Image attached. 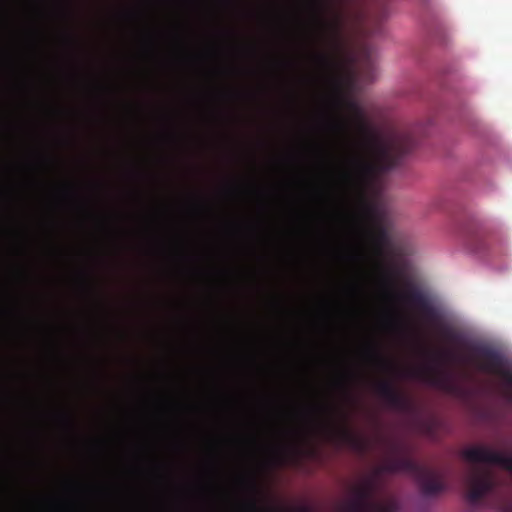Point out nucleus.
Instances as JSON below:
<instances>
[{
    "mask_svg": "<svg viewBox=\"0 0 512 512\" xmlns=\"http://www.w3.org/2000/svg\"><path fill=\"white\" fill-rule=\"evenodd\" d=\"M463 459L472 463H488L512 472V456L493 451L484 446H471L461 453Z\"/></svg>",
    "mask_w": 512,
    "mask_h": 512,
    "instance_id": "nucleus-8",
    "label": "nucleus"
},
{
    "mask_svg": "<svg viewBox=\"0 0 512 512\" xmlns=\"http://www.w3.org/2000/svg\"><path fill=\"white\" fill-rule=\"evenodd\" d=\"M64 418H65V420H66L67 422H70V421H71V417H70L69 415H65V417H64Z\"/></svg>",
    "mask_w": 512,
    "mask_h": 512,
    "instance_id": "nucleus-18",
    "label": "nucleus"
},
{
    "mask_svg": "<svg viewBox=\"0 0 512 512\" xmlns=\"http://www.w3.org/2000/svg\"><path fill=\"white\" fill-rule=\"evenodd\" d=\"M502 512H512V509H510V508H506V509H504Z\"/></svg>",
    "mask_w": 512,
    "mask_h": 512,
    "instance_id": "nucleus-19",
    "label": "nucleus"
},
{
    "mask_svg": "<svg viewBox=\"0 0 512 512\" xmlns=\"http://www.w3.org/2000/svg\"><path fill=\"white\" fill-rule=\"evenodd\" d=\"M472 351L475 367L479 371L500 377L505 383L508 398L512 401V370L508 368L505 355L488 344H476Z\"/></svg>",
    "mask_w": 512,
    "mask_h": 512,
    "instance_id": "nucleus-3",
    "label": "nucleus"
},
{
    "mask_svg": "<svg viewBox=\"0 0 512 512\" xmlns=\"http://www.w3.org/2000/svg\"><path fill=\"white\" fill-rule=\"evenodd\" d=\"M441 334L448 341H451V342L458 341V334L453 329H451L449 327H443L441 329Z\"/></svg>",
    "mask_w": 512,
    "mask_h": 512,
    "instance_id": "nucleus-15",
    "label": "nucleus"
},
{
    "mask_svg": "<svg viewBox=\"0 0 512 512\" xmlns=\"http://www.w3.org/2000/svg\"><path fill=\"white\" fill-rule=\"evenodd\" d=\"M246 507H247L250 511H253V512L257 511V509H258V508H257L256 503H255V502H253V501L249 502V503L246 505Z\"/></svg>",
    "mask_w": 512,
    "mask_h": 512,
    "instance_id": "nucleus-16",
    "label": "nucleus"
},
{
    "mask_svg": "<svg viewBox=\"0 0 512 512\" xmlns=\"http://www.w3.org/2000/svg\"><path fill=\"white\" fill-rule=\"evenodd\" d=\"M380 470L388 473L408 472L413 474L418 481L422 494L426 497L437 496L447 489L443 474L417 463L408 456L388 458L380 467Z\"/></svg>",
    "mask_w": 512,
    "mask_h": 512,
    "instance_id": "nucleus-2",
    "label": "nucleus"
},
{
    "mask_svg": "<svg viewBox=\"0 0 512 512\" xmlns=\"http://www.w3.org/2000/svg\"><path fill=\"white\" fill-rule=\"evenodd\" d=\"M349 113V118H340L336 128L349 134L352 128L365 141H355V153L350 158L353 184L362 199L373 189L382 175L399 165L402 158L417 145V139L410 131L399 132L388 141L373 137L362 107L352 99L340 102Z\"/></svg>",
    "mask_w": 512,
    "mask_h": 512,
    "instance_id": "nucleus-1",
    "label": "nucleus"
},
{
    "mask_svg": "<svg viewBox=\"0 0 512 512\" xmlns=\"http://www.w3.org/2000/svg\"><path fill=\"white\" fill-rule=\"evenodd\" d=\"M347 510L349 512H372L369 507L363 504L361 501L353 497L347 504Z\"/></svg>",
    "mask_w": 512,
    "mask_h": 512,
    "instance_id": "nucleus-14",
    "label": "nucleus"
},
{
    "mask_svg": "<svg viewBox=\"0 0 512 512\" xmlns=\"http://www.w3.org/2000/svg\"><path fill=\"white\" fill-rule=\"evenodd\" d=\"M366 233L371 241L373 252L378 259L377 265L381 271L383 282L387 287L392 288L398 272L392 266L385 265L381 260L389 243L387 231L382 226H375L367 229Z\"/></svg>",
    "mask_w": 512,
    "mask_h": 512,
    "instance_id": "nucleus-6",
    "label": "nucleus"
},
{
    "mask_svg": "<svg viewBox=\"0 0 512 512\" xmlns=\"http://www.w3.org/2000/svg\"><path fill=\"white\" fill-rule=\"evenodd\" d=\"M404 288V293L393 292L392 295L416 311L425 322L437 323L440 315L428 295L410 281L404 282Z\"/></svg>",
    "mask_w": 512,
    "mask_h": 512,
    "instance_id": "nucleus-5",
    "label": "nucleus"
},
{
    "mask_svg": "<svg viewBox=\"0 0 512 512\" xmlns=\"http://www.w3.org/2000/svg\"><path fill=\"white\" fill-rule=\"evenodd\" d=\"M375 492V483L373 480L369 479L365 481L362 485L354 488L353 494L357 500L361 501L367 507L371 509L373 512H393L392 504H384L377 502L373 499Z\"/></svg>",
    "mask_w": 512,
    "mask_h": 512,
    "instance_id": "nucleus-12",
    "label": "nucleus"
},
{
    "mask_svg": "<svg viewBox=\"0 0 512 512\" xmlns=\"http://www.w3.org/2000/svg\"><path fill=\"white\" fill-rule=\"evenodd\" d=\"M321 61H327L328 60V57L325 55V54H319L317 56Z\"/></svg>",
    "mask_w": 512,
    "mask_h": 512,
    "instance_id": "nucleus-17",
    "label": "nucleus"
},
{
    "mask_svg": "<svg viewBox=\"0 0 512 512\" xmlns=\"http://www.w3.org/2000/svg\"><path fill=\"white\" fill-rule=\"evenodd\" d=\"M376 394L385 401V403L398 411L408 412L412 408L411 398L398 390L390 380L378 381L375 385Z\"/></svg>",
    "mask_w": 512,
    "mask_h": 512,
    "instance_id": "nucleus-9",
    "label": "nucleus"
},
{
    "mask_svg": "<svg viewBox=\"0 0 512 512\" xmlns=\"http://www.w3.org/2000/svg\"><path fill=\"white\" fill-rule=\"evenodd\" d=\"M342 417V423L337 424L331 422L330 428L333 436L340 442L347 444L357 452H364L367 449V442L362 437L354 434L347 424V416L342 411H339Z\"/></svg>",
    "mask_w": 512,
    "mask_h": 512,
    "instance_id": "nucleus-11",
    "label": "nucleus"
},
{
    "mask_svg": "<svg viewBox=\"0 0 512 512\" xmlns=\"http://www.w3.org/2000/svg\"><path fill=\"white\" fill-rule=\"evenodd\" d=\"M406 375L411 378L419 379L438 389L447 392L453 391V385L450 383L448 377L434 367L413 368L408 370Z\"/></svg>",
    "mask_w": 512,
    "mask_h": 512,
    "instance_id": "nucleus-10",
    "label": "nucleus"
},
{
    "mask_svg": "<svg viewBox=\"0 0 512 512\" xmlns=\"http://www.w3.org/2000/svg\"><path fill=\"white\" fill-rule=\"evenodd\" d=\"M313 5L315 21L321 33L331 42L340 41L346 22L344 13L320 0H313Z\"/></svg>",
    "mask_w": 512,
    "mask_h": 512,
    "instance_id": "nucleus-4",
    "label": "nucleus"
},
{
    "mask_svg": "<svg viewBox=\"0 0 512 512\" xmlns=\"http://www.w3.org/2000/svg\"><path fill=\"white\" fill-rule=\"evenodd\" d=\"M466 499L471 505L479 504L495 488V480L490 470L473 468L467 476Z\"/></svg>",
    "mask_w": 512,
    "mask_h": 512,
    "instance_id": "nucleus-7",
    "label": "nucleus"
},
{
    "mask_svg": "<svg viewBox=\"0 0 512 512\" xmlns=\"http://www.w3.org/2000/svg\"><path fill=\"white\" fill-rule=\"evenodd\" d=\"M371 356L375 360V362L377 364H379L383 369L389 370V371L396 370L395 365L392 362H390L388 359L383 357L377 348L373 347L371 349Z\"/></svg>",
    "mask_w": 512,
    "mask_h": 512,
    "instance_id": "nucleus-13",
    "label": "nucleus"
}]
</instances>
